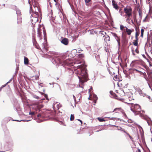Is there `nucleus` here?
<instances>
[{
	"label": "nucleus",
	"mask_w": 152,
	"mask_h": 152,
	"mask_svg": "<svg viewBox=\"0 0 152 152\" xmlns=\"http://www.w3.org/2000/svg\"><path fill=\"white\" fill-rule=\"evenodd\" d=\"M125 27L123 26V25H121L120 26V29L121 30H123L124 28Z\"/></svg>",
	"instance_id": "31"
},
{
	"label": "nucleus",
	"mask_w": 152,
	"mask_h": 152,
	"mask_svg": "<svg viewBox=\"0 0 152 152\" xmlns=\"http://www.w3.org/2000/svg\"><path fill=\"white\" fill-rule=\"evenodd\" d=\"M94 97L95 98V101H94L95 103H96V100L98 99V97H97V96L96 95H95V94L94 95Z\"/></svg>",
	"instance_id": "27"
},
{
	"label": "nucleus",
	"mask_w": 152,
	"mask_h": 152,
	"mask_svg": "<svg viewBox=\"0 0 152 152\" xmlns=\"http://www.w3.org/2000/svg\"><path fill=\"white\" fill-rule=\"evenodd\" d=\"M29 60L28 58L26 57H24V63L25 64H28Z\"/></svg>",
	"instance_id": "15"
},
{
	"label": "nucleus",
	"mask_w": 152,
	"mask_h": 152,
	"mask_svg": "<svg viewBox=\"0 0 152 152\" xmlns=\"http://www.w3.org/2000/svg\"><path fill=\"white\" fill-rule=\"evenodd\" d=\"M33 12L36 15H37L38 14V12H36V11H35V12Z\"/></svg>",
	"instance_id": "39"
},
{
	"label": "nucleus",
	"mask_w": 152,
	"mask_h": 152,
	"mask_svg": "<svg viewBox=\"0 0 152 152\" xmlns=\"http://www.w3.org/2000/svg\"><path fill=\"white\" fill-rule=\"evenodd\" d=\"M61 41L62 44L66 45H67L69 43L68 39L66 38H63Z\"/></svg>",
	"instance_id": "9"
},
{
	"label": "nucleus",
	"mask_w": 152,
	"mask_h": 152,
	"mask_svg": "<svg viewBox=\"0 0 152 152\" xmlns=\"http://www.w3.org/2000/svg\"><path fill=\"white\" fill-rule=\"evenodd\" d=\"M80 55H81L82 56H83V55L82 54H80Z\"/></svg>",
	"instance_id": "64"
},
{
	"label": "nucleus",
	"mask_w": 152,
	"mask_h": 152,
	"mask_svg": "<svg viewBox=\"0 0 152 152\" xmlns=\"http://www.w3.org/2000/svg\"><path fill=\"white\" fill-rule=\"evenodd\" d=\"M77 120H78V121H80V123H81V125H82V121L80 120V119H77Z\"/></svg>",
	"instance_id": "41"
},
{
	"label": "nucleus",
	"mask_w": 152,
	"mask_h": 152,
	"mask_svg": "<svg viewBox=\"0 0 152 152\" xmlns=\"http://www.w3.org/2000/svg\"><path fill=\"white\" fill-rule=\"evenodd\" d=\"M86 5L90 1H91V0H84Z\"/></svg>",
	"instance_id": "29"
},
{
	"label": "nucleus",
	"mask_w": 152,
	"mask_h": 152,
	"mask_svg": "<svg viewBox=\"0 0 152 152\" xmlns=\"http://www.w3.org/2000/svg\"><path fill=\"white\" fill-rule=\"evenodd\" d=\"M146 18H147V16L143 20V22H145V21L146 19Z\"/></svg>",
	"instance_id": "52"
},
{
	"label": "nucleus",
	"mask_w": 152,
	"mask_h": 152,
	"mask_svg": "<svg viewBox=\"0 0 152 152\" xmlns=\"http://www.w3.org/2000/svg\"><path fill=\"white\" fill-rule=\"evenodd\" d=\"M39 72L38 75H36L34 77H35V80H37L39 78Z\"/></svg>",
	"instance_id": "28"
},
{
	"label": "nucleus",
	"mask_w": 152,
	"mask_h": 152,
	"mask_svg": "<svg viewBox=\"0 0 152 152\" xmlns=\"http://www.w3.org/2000/svg\"><path fill=\"white\" fill-rule=\"evenodd\" d=\"M127 20H130V18L129 17L127 19Z\"/></svg>",
	"instance_id": "58"
},
{
	"label": "nucleus",
	"mask_w": 152,
	"mask_h": 152,
	"mask_svg": "<svg viewBox=\"0 0 152 152\" xmlns=\"http://www.w3.org/2000/svg\"><path fill=\"white\" fill-rule=\"evenodd\" d=\"M135 51L137 53H139V51L138 50L137 48L135 49Z\"/></svg>",
	"instance_id": "38"
},
{
	"label": "nucleus",
	"mask_w": 152,
	"mask_h": 152,
	"mask_svg": "<svg viewBox=\"0 0 152 152\" xmlns=\"http://www.w3.org/2000/svg\"><path fill=\"white\" fill-rule=\"evenodd\" d=\"M97 119L100 122H103L105 121V120L103 118H98Z\"/></svg>",
	"instance_id": "23"
},
{
	"label": "nucleus",
	"mask_w": 152,
	"mask_h": 152,
	"mask_svg": "<svg viewBox=\"0 0 152 152\" xmlns=\"http://www.w3.org/2000/svg\"><path fill=\"white\" fill-rule=\"evenodd\" d=\"M5 151L2 148V144L0 143V152H3Z\"/></svg>",
	"instance_id": "20"
},
{
	"label": "nucleus",
	"mask_w": 152,
	"mask_h": 152,
	"mask_svg": "<svg viewBox=\"0 0 152 152\" xmlns=\"http://www.w3.org/2000/svg\"><path fill=\"white\" fill-rule=\"evenodd\" d=\"M92 90V87H91V88L89 89V92H90V91Z\"/></svg>",
	"instance_id": "47"
},
{
	"label": "nucleus",
	"mask_w": 152,
	"mask_h": 152,
	"mask_svg": "<svg viewBox=\"0 0 152 152\" xmlns=\"http://www.w3.org/2000/svg\"><path fill=\"white\" fill-rule=\"evenodd\" d=\"M6 84H5V85H2L0 88V91L1 90L2 88L5 87L6 86Z\"/></svg>",
	"instance_id": "32"
},
{
	"label": "nucleus",
	"mask_w": 152,
	"mask_h": 152,
	"mask_svg": "<svg viewBox=\"0 0 152 152\" xmlns=\"http://www.w3.org/2000/svg\"><path fill=\"white\" fill-rule=\"evenodd\" d=\"M42 30L40 28V27H39L37 28V34L38 36L40 38L41 36V31Z\"/></svg>",
	"instance_id": "14"
},
{
	"label": "nucleus",
	"mask_w": 152,
	"mask_h": 152,
	"mask_svg": "<svg viewBox=\"0 0 152 152\" xmlns=\"http://www.w3.org/2000/svg\"><path fill=\"white\" fill-rule=\"evenodd\" d=\"M113 92L112 91H110V93L112 95V93Z\"/></svg>",
	"instance_id": "55"
},
{
	"label": "nucleus",
	"mask_w": 152,
	"mask_h": 152,
	"mask_svg": "<svg viewBox=\"0 0 152 152\" xmlns=\"http://www.w3.org/2000/svg\"><path fill=\"white\" fill-rule=\"evenodd\" d=\"M146 121L149 125H150L152 122V121L151 120L150 118L147 119Z\"/></svg>",
	"instance_id": "21"
},
{
	"label": "nucleus",
	"mask_w": 152,
	"mask_h": 152,
	"mask_svg": "<svg viewBox=\"0 0 152 152\" xmlns=\"http://www.w3.org/2000/svg\"><path fill=\"white\" fill-rule=\"evenodd\" d=\"M12 121H19V122L21 121H23L28 122V121H29L30 120H20V121H19V120H12Z\"/></svg>",
	"instance_id": "24"
},
{
	"label": "nucleus",
	"mask_w": 152,
	"mask_h": 152,
	"mask_svg": "<svg viewBox=\"0 0 152 152\" xmlns=\"http://www.w3.org/2000/svg\"><path fill=\"white\" fill-rule=\"evenodd\" d=\"M74 119V115L71 114L70 116V120L73 121Z\"/></svg>",
	"instance_id": "25"
},
{
	"label": "nucleus",
	"mask_w": 152,
	"mask_h": 152,
	"mask_svg": "<svg viewBox=\"0 0 152 152\" xmlns=\"http://www.w3.org/2000/svg\"><path fill=\"white\" fill-rule=\"evenodd\" d=\"M124 10L126 16L129 17L132 15V9L130 7H126L124 8Z\"/></svg>",
	"instance_id": "4"
},
{
	"label": "nucleus",
	"mask_w": 152,
	"mask_h": 152,
	"mask_svg": "<svg viewBox=\"0 0 152 152\" xmlns=\"http://www.w3.org/2000/svg\"><path fill=\"white\" fill-rule=\"evenodd\" d=\"M42 29H43V34H44V39L45 40L46 39V33L45 31V30L44 28V27H43Z\"/></svg>",
	"instance_id": "18"
},
{
	"label": "nucleus",
	"mask_w": 152,
	"mask_h": 152,
	"mask_svg": "<svg viewBox=\"0 0 152 152\" xmlns=\"http://www.w3.org/2000/svg\"><path fill=\"white\" fill-rule=\"evenodd\" d=\"M113 6L114 8L117 10L118 9V7L117 4L115 3V1L114 0L112 1Z\"/></svg>",
	"instance_id": "13"
},
{
	"label": "nucleus",
	"mask_w": 152,
	"mask_h": 152,
	"mask_svg": "<svg viewBox=\"0 0 152 152\" xmlns=\"http://www.w3.org/2000/svg\"><path fill=\"white\" fill-rule=\"evenodd\" d=\"M103 32V33H102V34L103 35H104V34H106V32H105L103 31V32Z\"/></svg>",
	"instance_id": "51"
},
{
	"label": "nucleus",
	"mask_w": 152,
	"mask_h": 152,
	"mask_svg": "<svg viewBox=\"0 0 152 152\" xmlns=\"http://www.w3.org/2000/svg\"><path fill=\"white\" fill-rule=\"evenodd\" d=\"M61 107V105L58 102L54 103L53 105V108L55 110H58Z\"/></svg>",
	"instance_id": "7"
},
{
	"label": "nucleus",
	"mask_w": 152,
	"mask_h": 152,
	"mask_svg": "<svg viewBox=\"0 0 152 152\" xmlns=\"http://www.w3.org/2000/svg\"><path fill=\"white\" fill-rule=\"evenodd\" d=\"M79 86L80 87H81V88H83V86H80V85H79Z\"/></svg>",
	"instance_id": "56"
},
{
	"label": "nucleus",
	"mask_w": 152,
	"mask_h": 152,
	"mask_svg": "<svg viewBox=\"0 0 152 152\" xmlns=\"http://www.w3.org/2000/svg\"><path fill=\"white\" fill-rule=\"evenodd\" d=\"M42 83H40L39 85V86H40V84H42Z\"/></svg>",
	"instance_id": "63"
},
{
	"label": "nucleus",
	"mask_w": 152,
	"mask_h": 152,
	"mask_svg": "<svg viewBox=\"0 0 152 152\" xmlns=\"http://www.w3.org/2000/svg\"><path fill=\"white\" fill-rule=\"evenodd\" d=\"M73 98L74 99V100L75 102L76 101V99L75 97V96L74 95H73Z\"/></svg>",
	"instance_id": "40"
},
{
	"label": "nucleus",
	"mask_w": 152,
	"mask_h": 152,
	"mask_svg": "<svg viewBox=\"0 0 152 152\" xmlns=\"http://www.w3.org/2000/svg\"><path fill=\"white\" fill-rule=\"evenodd\" d=\"M117 129L119 130H122V128L121 127H118V128H117Z\"/></svg>",
	"instance_id": "34"
},
{
	"label": "nucleus",
	"mask_w": 152,
	"mask_h": 152,
	"mask_svg": "<svg viewBox=\"0 0 152 152\" xmlns=\"http://www.w3.org/2000/svg\"><path fill=\"white\" fill-rule=\"evenodd\" d=\"M114 126L116 127L117 128H118V126H116V125H114L113 126Z\"/></svg>",
	"instance_id": "53"
},
{
	"label": "nucleus",
	"mask_w": 152,
	"mask_h": 152,
	"mask_svg": "<svg viewBox=\"0 0 152 152\" xmlns=\"http://www.w3.org/2000/svg\"><path fill=\"white\" fill-rule=\"evenodd\" d=\"M143 33H141V36L142 37H143Z\"/></svg>",
	"instance_id": "50"
},
{
	"label": "nucleus",
	"mask_w": 152,
	"mask_h": 152,
	"mask_svg": "<svg viewBox=\"0 0 152 152\" xmlns=\"http://www.w3.org/2000/svg\"><path fill=\"white\" fill-rule=\"evenodd\" d=\"M138 39H136L134 41V42H133V44L134 45L136 46H137L138 45Z\"/></svg>",
	"instance_id": "17"
},
{
	"label": "nucleus",
	"mask_w": 152,
	"mask_h": 152,
	"mask_svg": "<svg viewBox=\"0 0 152 152\" xmlns=\"http://www.w3.org/2000/svg\"><path fill=\"white\" fill-rule=\"evenodd\" d=\"M30 77L31 79L33 78L34 77V76H31V77L30 76Z\"/></svg>",
	"instance_id": "57"
},
{
	"label": "nucleus",
	"mask_w": 152,
	"mask_h": 152,
	"mask_svg": "<svg viewBox=\"0 0 152 152\" xmlns=\"http://www.w3.org/2000/svg\"><path fill=\"white\" fill-rule=\"evenodd\" d=\"M42 49H41V50L46 55H48L47 52L48 50L46 42L45 43H43L42 44Z\"/></svg>",
	"instance_id": "6"
},
{
	"label": "nucleus",
	"mask_w": 152,
	"mask_h": 152,
	"mask_svg": "<svg viewBox=\"0 0 152 152\" xmlns=\"http://www.w3.org/2000/svg\"><path fill=\"white\" fill-rule=\"evenodd\" d=\"M135 70H136V71H137V72H140V71H139V70H137V69H135Z\"/></svg>",
	"instance_id": "59"
},
{
	"label": "nucleus",
	"mask_w": 152,
	"mask_h": 152,
	"mask_svg": "<svg viewBox=\"0 0 152 152\" xmlns=\"http://www.w3.org/2000/svg\"><path fill=\"white\" fill-rule=\"evenodd\" d=\"M34 7L35 8V10H36V9H37L38 11H39L38 8L37 7L34 6Z\"/></svg>",
	"instance_id": "43"
},
{
	"label": "nucleus",
	"mask_w": 152,
	"mask_h": 152,
	"mask_svg": "<svg viewBox=\"0 0 152 152\" xmlns=\"http://www.w3.org/2000/svg\"><path fill=\"white\" fill-rule=\"evenodd\" d=\"M146 96H147V98H148L149 99H150V96H148V95L146 96Z\"/></svg>",
	"instance_id": "48"
},
{
	"label": "nucleus",
	"mask_w": 152,
	"mask_h": 152,
	"mask_svg": "<svg viewBox=\"0 0 152 152\" xmlns=\"http://www.w3.org/2000/svg\"><path fill=\"white\" fill-rule=\"evenodd\" d=\"M32 96L34 98L37 99H39L40 98L38 96L36 95L33 94L32 95Z\"/></svg>",
	"instance_id": "26"
},
{
	"label": "nucleus",
	"mask_w": 152,
	"mask_h": 152,
	"mask_svg": "<svg viewBox=\"0 0 152 152\" xmlns=\"http://www.w3.org/2000/svg\"><path fill=\"white\" fill-rule=\"evenodd\" d=\"M61 124H62V125H64V126H66V125L64 123H63V122H62Z\"/></svg>",
	"instance_id": "49"
},
{
	"label": "nucleus",
	"mask_w": 152,
	"mask_h": 152,
	"mask_svg": "<svg viewBox=\"0 0 152 152\" xmlns=\"http://www.w3.org/2000/svg\"><path fill=\"white\" fill-rule=\"evenodd\" d=\"M10 118H8V119H9L8 120V121H7V122H8L9 121H10Z\"/></svg>",
	"instance_id": "54"
},
{
	"label": "nucleus",
	"mask_w": 152,
	"mask_h": 152,
	"mask_svg": "<svg viewBox=\"0 0 152 152\" xmlns=\"http://www.w3.org/2000/svg\"><path fill=\"white\" fill-rule=\"evenodd\" d=\"M141 33H144V30L142 28V29H141Z\"/></svg>",
	"instance_id": "44"
},
{
	"label": "nucleus",
	"mask_w": 152,
	"mask_h": 152,
	"mask_svg": "<svg viewBox=\"0 0 152 152\" xmlns=\"http://www.w3.org/2000/svg\"><path fill=\"white\" fill-rule=\"evenodd\" d=\"M16 13L17 15L18 22V24H20L21 23V13L20 10L19 9H18L16 11Z\"/></svg>",
	"instance_id": "5"
},
{
	"label": "nucleus",
	"mask_w": 152,
	"mask_h": 152,
	"mask_svg": "<svg viewBox=\"0 0 152 152\" xmlns=\"http://www.w3.org/2000/svg\"><path fill=\"white\" fill-rule=\"evenodd\" d=\"M13 77L11 79H10V80L8 82H7L6 84V85H7L8 83H10L12 80V79H13Z\"/></svg>",
	"instance_id": "35"
},
{
	"label": "nucleus",
	"mask_w": 152,
	"mask_h": 152,
	"mask_svg": "<svg viewBox=\"0 0 152 152\" xmlns=\"http://www.w3.org/2000/svg\"><path fill=\"white\" fill-rule=\"evenodd\" d=\"M124 133H125L126 134H127V133H128L126 131H125V130L124 129H122V130H121Z\"/></svg>",
	"instance_id": "42"
},
{
	"label": "nucleus",
	"mask_w": 152,
	"mask_h": 152,
	"mask_svg": "<svg viewBox=\"0 0 152 152\" xmlns=\"http://www.w3.org/2000/svg\"><path fill=\"white\" fill-rule=\"evenodd\" d=\"M126 30L128 35H130L131 34L132 32L134 31V30H131L128 29L127 27H125Z\"/></svg>",
	"instance_id": "12"
},
{
	"label": "nucleus",
	"mask_w": 152,
	"mask_h": 152,
	"mask_svg": "<svg viewBox=\"0 0 152 152\" xmlns=\"http://www.w3.org/2000/svg\"><path fill=\"white\" fill-rule=\"evenodd\" d=\"M127 135L129 136L130 139H132V137L130 135L129 133H127Z\"/></svg>",
	"instance_id": "37"
},
{
	"label": "nucleus",
	"mask_w": 152,
	"mask_h": 152,
	"mask_svg": "<svg viewBox=\"0 0 152 152\" xmlns=\"http://www.w3.org/2000/svg\"><path fill=\"white\" fill-rule=\"evenodd\" d=\"M54 1L56 2V3H57V1H56V0H54Z\"/></svg>",
	"instance_id": "60"
},
{
	"label": "nucleus",
	"mask_w": 152,
	"mask_h": 152,
	"mask_svg": "<svg viewBox=\"0 0 152 152\" xmlns=\"http://www.w3.org/2000/svg\"><path fill=\"white\" fill-rule=\"evenodd\" d=\"M43 105L39 103L36 104L34 106V107L35 109V111H30L29 114L30 115H34L36 113L39 112V110L43 107Z\"/></svg>",
	"instance_id": "2"
},
{
	"label": "nucleus",
	"mask_w": 152,
	"mask_h": 152,
	"mask_svg": "<svg viewBox=\"0 0 152 152\" xmlns=\"http://www.w3.org/2000/svg\"><path fill=\"white\" fill-rule=\"evenodd\" d=\"M136 91H137L140 95L141 96H142L144 97L145 96H146L145 94H144L143 93L142 90L139 88H138L135 89Z\"/></svg>",
	"instance_id": "10"
},
{
	"label": "nucleus",
	"mask_w": 152,
	"mask_h": 152,
	"mask_svg": "<svg viewBox=\"0 0 152 152\" xmlns=\"http://www.w3.org/2000/svg\"><path fill=\"white\" fill-rule=\"evenodd\" d=\"M132 54H133L134 55L135 54L134 53V50H132Z\"/></svg>",
	"instance_id": "45"
},
{
	"label": "nucleus",
	"mask_w": 152,
	"mask_h": 152,
	"mask_svg": "<svg viewBox=\"0 0 152 152\" xmlns=\"http://www.w3.org/2000/svg\"><path fill=\"white\" fill-rule=\"evenodd\" d=\"M131 21H132V22L133 23H134L133 22V20H131Z\"/></svg>",
	"instance_id": "62"
},
{
	"label": "nucleus",
	"mask_w": 152,
	"mask_h": 152,
	"mask_svg": "<svg viewBox=\"0 0 152 152\" xmlns=\"http://www.w3.org/2000/svg\"><path fill=\"white\" fill-rule=\"evenodd\" d=\"M139 34L137 32H136L135 34V39H138V37L139 36Z\"/></svg>",
	"instance_id": "30"
},
{
	"label": "nucleus",
	"mask_w": 152,
	"mask_h": 152,
	"mask_svg": "<svg viewBox=\"0 0 152 152\" xmlns=\"http://www.w3.org/2000/svg\"><path fill=\"white\" fill-rule=\"evenodd\" d=\"M39 92L42 95H44L45 97V98H46V99L47 100H49V99L48 98V95L46 94H43L42 93H41V92Z\"/></svg>",
	"instance_id": "22"
},
{
	"label": "nucleus",
	"mask_w": 152,
	"mask_h": 152,
	"mask_svg": "<svg viewBox=\"0 0 152 152\" xmlns=\"http://www.w3.org/2000/svg\"><path fill=\"white\" fill-rule=\"evenodd\" d=\"M10 8L12 10L16 11L18 9L16 6L14 5H12L11 6Z\"/></svg>",
	"instance_id": "16"
},
{
	"label": "nucleus",
	"mask_w": 152,
	"mask_h": 152,
	"mask_svg": "<svg viewBox=\"0 0 152 152\" xmlns=\"http://www.w3.org/2000/svg\"><path fill=\"white\" fill-rule=\"evenodd\" d=\"M105 38L108 41L110 40V37L108 35H107V37Z\"/></svg>",
	"instance_id": "33"
},
{
	"label": "nucleus",
	"mask_w": 152,
	"mask_h": 152,
	"mask_svg": "<svg viewBox=\"0 0 152 152\" xmlns=\"http://www.w3.org/2000/svg\"><path fill=\"white\" fill-rule=\"evenodd\" d=\"M52 63L58 66H64L65 65L74 66L75 73L77 75L79 79L80 83L83 85L85 82L88 80V75L87 70L85 65L83 64L77 65V64L81 63L80 61H77L75 63L71 62L68 60H64L61 56H56L53 58Z\"/></svg>",
	"instance_id": "1"
},
{
	"label": "nucleus",
	"mask_w": 152,
	"mask_h": 152,
	"mask_svg": "<svg viewBox=\"0 0 152 152\" xmlns=\"http://www.w3.org/2000/svg\"><path fill=\"white\" fill-rule=\"evenodd\" d=\"M113 36L114 37L115 39L117 41L119 47L120 46V39L119 37H118L117 35L115 33H112Z\"/></svg>",
	"instance_id": "8"
},
{
	"label": "nucleus",
	"mask_w": 152,
	"mask_h": 152,
	"mask_svg": "<svg viewBox=\"0 0 152 152\" xmlns=\"http://www.w3.org/2000/svg\"><path fill=\"white\" fill-rule=\"evenodd\" d=\"M130 105H131L130 109L133 113H136L137 112H139L140 110V107L139 104L131 103Z\"/></svg>",
	"instance_id": "3"
},
{
	"label": "nucleus",
	"mask_w": 152,
	"mask_h": 152,
	"mask_svg": "<svg viewBox=\"0 0 152 152\" xmlns=\"http://www.w3.org/2000/svg\"><path fill=\"white\" fill-rule=\"evenodd\" d=\"M115 78H117V75H116V76H115Z\"/></svg>",
	"instance_id": "61"
},
{
	"label": "nucleus",
	"mask_w": 152,
	"mask_h": 152,
	"mask_svg": "<svg viewBox=\"0 0 152 152\" xmlns=\"http://www.w3.org/2000/svg\"><path fill=\"white\" fill-rule=\"evenodd\" d=\"M139 16L140 20L141 19L142 16V12L140 10L139 11Z\"/></svg>",
	"instance_id": "19"
},
{
	"label": "nucleus",
	"mask_w": 152,
	"mask_h": 152,
	"mask_svg": "<svg viewBox=\"0 0 152 152\" xmlns=\"http://www.w3.org/2000/svg\"><path fill=\"white\" fill-rule=\"evenodd\" d=\"M38 20L37 17H33L31 18V23L33 25L37 22Z\"/></svg>",
	"instance_id": "11"
},
{
	"label": "nucleus",
	"mask_w": 152,
	"mask_h": 152,
	"mask_svg": "<svg viewBox=\"0 0 152 152\" xmlns=\"http://www.w3.org/2000/svg\"><path fill=\"white\" fill-rule=\"evenodd\" d=\"M41 115L40 114H38L37 115V116L38 117H41Z\"/></svg>",
	"instance_id": "46"
},
{
	"label": "nucleus",
	"mask_w": 152,
	"mask_h": 152,
	"mask_svg": "<svg viewBox=\"0 0 152 152\" xmlns=\"http://www.w3.org/2000/svg\"><path fill=\"white\" fill-rule=\"evenodd\" d=\"M120 108H116L114 109V111H115L117 110H120Z\"/></svg>",
	"instance_id": "36"
}]
</instances>
